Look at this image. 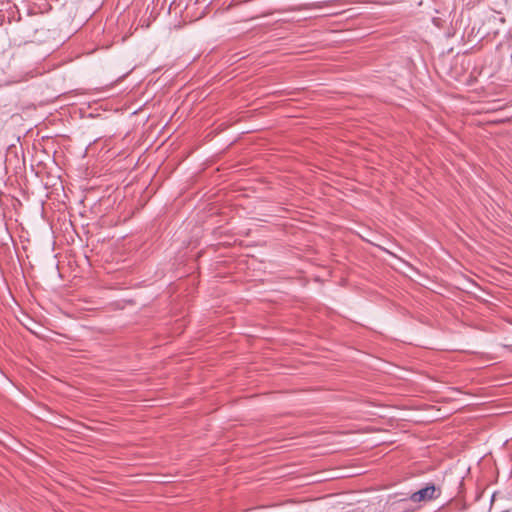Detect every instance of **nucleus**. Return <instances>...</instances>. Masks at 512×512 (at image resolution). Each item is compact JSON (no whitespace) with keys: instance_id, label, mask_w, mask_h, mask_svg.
I'll return each instance as SVG.
<instances>
[{"instance_id":"obj_1","label":"nucleus","mask_w":512,"mask_h":512,"mask_svg":"<svg viewBox=\"0 0 512 512\" xmlns=\"http://www.w3.org/2000/svg\"><path fill=\"white\" fill-rule=\"evenodd\" d=\"M436 491L437 489L433 484L427 485L426 487L412 493L410 500L414 503H419L435 499L437 497L435 495Z\"/></svg>"}]
</instances>
